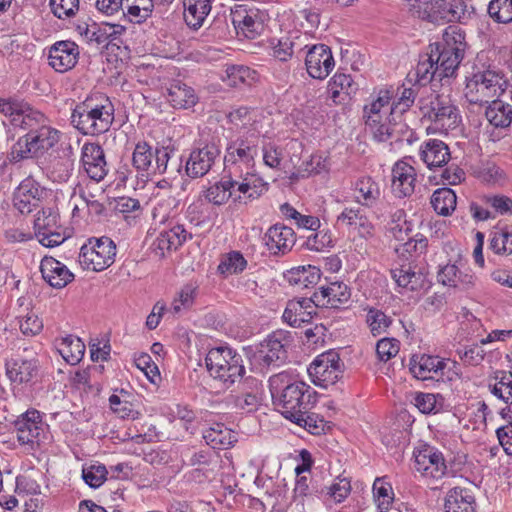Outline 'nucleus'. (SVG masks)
I'll use <instances>...</instances> for the list:
<instances>
[{"mask_svg": "<svg viewBox=\"0 0 512 512\" xmlns=\"http://www.w3.org/2000/svg\"><path fill=\"white\" fill-rule=\"evenodd\" d=\"M81 162L88 177L100 182L108 173L103 148L98 143H85L82 147Z\"/></svg>", "mask_w": 512, "mask_h": 512, "instance_id": "obj_24", "label": "nucleus"}, {"mask_svg": "<svg viewBox=\"0 0 512 512\" xmlns=\"http://www.w3.org/2000/svg\"><path fill=\"white\" fill-rule=\"evenodd\" d=\"M390 136L395 142L406 141L412 144L415 140V132L401 119L396 120L395 115L390 114Z\"/></svg>", "mask_w": 512, "mask_h": 512, "instance_id": "obj_60", "label": "nucleus"}, {"mask_svg": "<svg viewBox=\"0 0 512 512\" xmlns=\"http://www.w3.org/2000/svg\"><path fill=\"white\" fill-rule=\"evenodd\" d=\"M166 91L165 98L175 109H189L198 103L195 90L181 80H173Z\"/></svg>", "mask_w": 512, "mask_h": 512, "instance_id": "obj_30", "label": "nucleus"}, {"mask_svg": "<svg viewBox=\"0 0 512 512\" xmlns=\"http://www.w3.org/2000/svg\"><path fill=\"white\" fill-rule=\"evenodd\" d=\"M263 241L272 255H285L295 245L296 235L291 227L277 223L267 230Z\"/></svg>", "mask_w": 512, "mask_h": 512, "instance_id": "obj_23", "label": "nucleus"}, {"mask_svg": "<svg viewBox=\"0 0 512 512\" xmlns=\"http://www.w3.org/2000/svg\"><path fill=\"white\" fill-rule=\"evenodd\" d=\"M79 56V46L74 41H57L49 48L48 64L56 72L65 73L76 66Z\"/></svg>", "mask_w": 512, "mask_h": 512, "instance_id": "obj_18", "label": "nucleus"}, {"mask_svg": "<svg viewBox=\"0 0 512 512\" xmlns=\"http://www.w3.org/2000/svg\"><path fill=\"white\" fill-rule=\"evenodd\" d=\"M305 65L312 78L325 79L335 66L330 47L325 44L313 45L306 54Z\"/></svg>", "mask_w": 512, "mask_h": 512, "instance_id": "obj_19", "label": "nucleus"}, {"mask_svg": "<svg viewBox=\"0 0 512 512\" xmlns=\"http://www.w3.org/2000/svg\"><path fill=\"white\" fill-rule=\"evenodd\" d=\"M205 442L213 449H228L237 442V436L233 430L223 423H213L203 431Z\"/></svg>", "mask_w": 512, "mask_h": 512, "instance_id": "obj_33", "label": "nucleus"}, {"mask_svg": "<svg viewBox=\"0 0 512 512\" xmlns=\"http://www.w3.org/2000/svg\"><path fill=\"white\" fill-rule=\"evenodd\" d=\"M435 61L431 54L426 55V58L424 60H420L416 66L415 71L412 73H408L407 75V81L409 83H412V81H415V84L418 86H425L427 83H429L432 79H434L436 76L439 77L438 70L435 69Z\"/></svg>", "mask_w": 512, "mask_h": 512, "instance_id": "obj_42", "label": "nucleus"}, {"mask_svg": "<svg viewBox=\"0 0 512 512\" xmlns=\"http://www.w3.org/2000/svg\"><path fill=\"white\" fill-rule=\"evenodd\" d=\"M56 348L63 359L70 365L78 364L85 354L84 342L76 336L67 335L56 341Z\"/></svg>", "mask_w": 512, "mask_h": 512, "instance_id": "obj_36", "label": "nucleus"}, {"mask_svg": "<svg viewBox=\"0 0 512 512\" xmlns=\"http://www.w3.org/2000/svg\"><path fill=\"white\" fill-rule=\"evenodd\" d=\"M72 385L77 389H83L86 393L99 395L102 390L100 379H96L91 369L77 370L71 378Z\"/></svg>", "mask_w": 512, "mask_h": 512, "instance_id": "obj_51", "label": "nucleus"}, {"mask_svg": "<svg viewBox=\"0 0 512 512\" xmlns=\"http://www.w3.org/2000/svg\"><path fill=\"white\" fill-rule=\"evenodd\" d=\"M235 176L230 175V173H225L223 171V175L220 181L211 185L205 191V198L212 204L221 206L225 204L230 198L233 199L234 188H235Z\"/></svg>", "mask_w": 512, "mask_h": 512, "instance_id": "obj_35", "label": "nucleus"}, {"mask_svg": "<svg viewBox=\"0 0 512 512\" xmlns=\"http://www.w3.org/2000/svg\"><path fill=\"white\" fill-rule=\"evenodd\" d=\"M415 168L405 161H397L392 168L393 194L398 198L410 197L415 191Z\"/></svg>", "mask_w": 512, "mask_h": 512, "instance_id": "obj_25", "label": "nucleus"}, {"mask_svg": "<svg viewBox=\"0 0 512 512\" xmlns=\"http://www.w3.org/2000/svg\"><path fill=\"white\" fill-rule=\"evenodd\" d=\"M285 277L291 285L308 288L318 284L321 278V271L318 267L312 265L299 266L288 271Z\"/></svg>", "mask_w": 512, "mask_h": 512, "instance_id": "obj_39", "label": "nucleus"}, {"mask_svg": "<svg viewBox=\"0 0 512 512\" xmlns=\"http://www.w3.org/2000/svg\"><path fill=\"white\" fill-rule=\"evenodd\" d=\"M373 494L379 500L378 507L381 511L387 510L394 496L391 484L384 482L382 478H376L373 484Z\"/></svg>", "mask_w": 512, "mask_h": 512, "instance_id": "obj_62", "label": "nucleus"}, {"mask_svg": "<svg viewBox=\"0 0 512 512\" xmlns=\"http://www.w3.org/2000/svg\"><path fill=\"white\" fill-rule=\"evenodd\" d=\"M391 94L388 90H381L378 97L373 100L369 105L364 106V118H366V125H374L380 123L382 120L381 111L383 108L389 106Z\"/></svg>", "mask_w": 512, "mask_h": 512, "instance_id": "obj_49", "label": "nucleus"}, {"mask_svg": "<svg viewBox=\"0 0 512 512\" xmlns=\"http://www.w3.org/2000/svg\"><path fill=\"white\" fill-rule=\"evenodd\" d=\"M212 0H183L184 21L192 30L200 29L212 8Z\"/></svg>", "mask_w": 512, "mask_h": 512, "instance_id": "obj_34", "label": "nucleus"}, {"mask_svg": "<svg viewBox=\"0 0 512 512\" xmlns=\"http://www.w3.org/2000/svg\"><path fill=\"white\" fill-rule=\"evenodd\" d=\"M320 293L323 298H327V303L333 308L346 304L351 298L350 287L341 281L331 282L328 286H321Z\"/></svg>", "mask_w": 512, "mask_h": 512, "instance_id": "obj_44", "label": "nucleus"}, {"mask_svg": "<svg viewBox=\"0 0 512 512\" xmlns=\"http://www.w3.org/2000/svg\"><path fill=\"white\" fill-rule=\"evenodd\" d=\"M247 265L248 262L240 251H230L222 256L217 272L224 277L240 274Z\"/></svg>", "mask_w": 512, "mask_h": 512, "instance_id": "obj_48", "label": "nucleus"}, {"mask_svg": "<svg viewBox=\"0 0 512 512\" xmlns=\"http://www.w3.org/2000/svg\"><path fill=\"white\" fill-rule=\"evenodd\" d=\"M414 468L424 477L441 479L448 472V467L443 456L433 446L424 445L421 449L414 451Z\"/></svg>", "mask_w": 512, "mask_h": 512, "instance_id": "obj_16", "label": "nucleus"}, {"mask_svg": "<svg viewBox=\"0 0 512 512\" xmlns=\"http://www.w3.org/2000/svg\"><path fill=\"white\" fill-rule=\"evenodd\" d=\"M390 275L399 288L408 292L427 291L432 285L427 268L415 262L394 266L390 269Z\"/></svg>", "mask_w": 512, "mask_h": 512, "instance_id": "obj_14", "label": "nucleus"}, {"mask_svg": "<svg viewBox=\"0 0 512 512\" xmlns=\"http://www.w3.org/2000/svg\"><path fill=\"white\" fill-rule=\"evenodd\" d=\"M295 41L292 35L283 36L279 39L269 40V47L272 50V56L282 62H286L293 56Z\"/></svg>", "mask_w": 512, "mask_h": 512, "instance_id": "obj_55", "label": "nucleus"}, {"mask_svg": "<svg viewBox=\"0 0 512 512\" xmlns=\"http://www.w3.org/2000/svg\"><path fill=\"white\" fill-rule=\"evenodd\" d=\"M420 156L424 163L431 169L447 164L450 159V151L447 144L443 141L430 139L422 145Z\"/></svg>", "mask_w": 512, "mask_h": 512, "instance_id": "obj_32", "label": "nucleus"}, {"mask_svg": "<svg viewBox=\"0 0 512 512\" xmlns=\"http://www.w3.org/2000/svg\"><path fill=\"white\" fill-rule=\"evenodd\" d=\"M234 31L239 39H255L264 30V14L259 9L238 6L229 14ZM210 29L220 38L229 34L228 16L217 15Z\"/></svg>", "mask_w": 512, "mask_h": 512, "instance_id": "obj_7", "label": "nucleus"}, {"mask_svg": "<svg viewBox=\"0 0 512 512\" xmlns=\"http://www.w3.org/2000/svg\"><path fill=\"white\" fill-rule=\"evenodd\" d=\"M315 302L312 298L302 297L287 302L282 319L292 327H300L303 323H309L316 314Z\"/></svg>", "mask_w": 512, "mask_h": 512, "instance_id": "obj_26", "label": "nucleus"}, {"mask_svg": "<svg viewBox=\"0 0 512 512\" xmlns=\"http://www.w3.org/2000/svg\"><path fill=\"white\" fill-rule=\"evenodd\" d=\"M205 363L208 372L215 379L232 385L245 375V366L242 356L228 346L211 348Z\"/></svg>", "mask_w": 512, "mask_h": 512, "instance_id": "obj_9", "label": "nucleus"}, {"mask_svg": "<svg viewBox=\"0 0 512 512\" xmlns=\"http://www.w3.org/2000/svg\"><path fill=\"white\" fill-rule=\"evenodd\" d=\"M429 47L439 80L452 77L464 59L467 48L465 32L457 25H450L444 30L443 42L430 44Z\"/></svg>", "mask_w": 512, "mask_h": 512, "instance_id": "obj_6", "label": "nucleus"}, {"mask_svg": "<svg viewBox=\"0 0 512 512\" xmlns=\"http://www.w3.org/2000/svg\"><path fill=\"white\" fill-rule=\"evenodd\" d=\"M192 238L183 225L176 224L170 229L162 230L151 245L152 253L159 259L165 258L172 251L181 247L187 239Z\"/></svg>", "mask_w": 512, "mask_h": 512, "instance_id": "obj_20", "label": "nucleus"}, {"mask_svg": "<svg viewBox=\"0 0 512 512\" xmlns=\"http://www.w3.org/2000/svg\"><path fill=\"white\" fill-rule=\"evenodd\" d=\"M358 90L351 75L337 72L328 82V92L333 103L345 104Z\"/></svg>", "mask_w": 512, "mask_h": 512, "instance_id": "obj_31", "label": "nucleus"}, {"mask_svg": "<svg viewBox=\"0 0 512 512\" xmlns=\"http://www.w3.org/2000/svg\"><path fill=\"white\" fill-rule=\"evenodd\" d=\"M269 388L273 405L288 420L311 410L317 403V392L287 372L271 376Z\"/></svg>", "mask_w": 512, "mask_h": 512, "instance_id": "obj_2", "label": "nucleus"}, {"mask_svg": "<svg viewBox=\"0 0 512 512\" xmlns=\"http://www.w3.org/2000/svg\"><path fill=\"white\" fill-rule=\"evenodd\" d=\"M59 214L54 208H43L38 211L34 220L35 236L38 238L50 230L59 229Z\"/></svg>", "mask_w": 512, "mask_h": 512, "instance_id": "obj_50", "label": "nucleus"}, {"mask_svg": "<svg viewBox=\"0 0 512 512\" xmlns=\"http://www.w3.org/2000/svg\"><path fill=\"white\" fill-rule=\"evenodd\" d=\"M400 342L395 338H382L376 344V355L380 361L387 362L399 352Z\"/></svg>", "mask_w": 512, "mask_h": 512, "instance_id": "obj_64", "label": "nucleus"}, {"mask_svg": "<svg viewBox=\"0 0 512 512\" xmlns=\"http://www.w3.org/2000/svg\"><path fill=\"white\" fill-rule=\"evenodd\" d=\"M446 367L445 359L427 354H414L410 358L409 370L414 377L421 380L433 379L428 373L440 374L443 376V369Z\"/></svg>", "mask_w": 512, "mask_h": 512, "instance_id": "obj_28", "label": "nucleus"}, {"mask_svg": "<svg viewBox=\"0 0 512 512\" xmlns=\"http://www.w3.org/2000/svg\"><path fill=\"white\" fill-rule=\"evenodd\" d=\"M226 74L231 86H238L240 84L251 85L256 79L257 72L248 66L244 65H231L226 69Z\"/></svg>", "mask_w": 512, "mask_h": 512, "instance_id": "obj_56", "label": "nucleus"}, {"mask_svg": "<svg viewBox=\"0 0 512 512\" xmlns=\"http://www.w3.org/2000/svg\"><path fill=\"white\" fill-rule=\"evenodd\" d=\"M354 190L360 194L357 202L368 208L375 207L381 196L379 184L370 176L359 178L355 182Z\"/></svg>", "mask_w": 512, "mask_h": 512, "instance_id": "obj_37", "label": "nucleus"}, {"mask_svg": "<svg viewBox=\"0 0 512 512\" xmlns=\"http://www.w3.org/2000/svg\"><path fill=\"white\" fill-rule=\"evenodd\" d=\"M504 73L477 56L465 76L464 96L470 104L484 105L508 89Z\"/></svg>", "mask_w": 512, "mask_h": 512, "instance_id": "obj_3", "label": "nucleus"}, {"mask_svg": "<svg viewBox=\"0 0 512 512\" xmlns=\"http://www.w3.org/2000/svg\"><path fill=\"white\" fill-rule=\"evenodd\" d=\"M489 123L496 128H506L512 122V107L501 100H492L485 111Z\"/></svg>", "mask_w": 512, "mask_h": 512, "instance_id": "obj_41", "label": "nucleus"}, {"mask_svg": "<svg viewBox=\"0 0 512 512\" xmlns=\"http://www.w3.org/2000/svg\"><path fill=\"white\" fill-rule=\"evenodd\" d=\"M456 204L457 196L455 192L448 187L435 190L431 196L433 209L442 216L450 215L455 210Z\"/></svg>", "mask_w": 512, "mask_h": 512, "instance_id": "obj_45", "label": "nucleus"}, {"mask_svg": "<svg viewBox=\"0 0 512 512\" xmlns=\"http://www.w3.org/2000/svg\"><path fill=\"white\" fill-rule=\"evenodd\" d=\"M197 287L192 283L186 284L178 294V298L174 299L171 309L173 313L178 314L182 308H189L192 306L196 297Z\"/></svg>", "mask_w": 512, "mask_h": 512, "instance_id": "obj_63", "label": "nucleus"}, {"mask_svg": "<svg viewBox=\"0 0 512 512\" xmlns=\"http://www.w3.org/2000/svg\"><path fill=\"white\" fill-rule=\"evenodd\" d=\"M488 13L498 23L512 22V0H492Z\"/></svg>", "mask_w": 512, "mask_h": 512, "instance_id": "obj_59", "label": "nucleus"}, {"mask_svg": "<svg viewBox=\"0 0 512 512\" xmlns=\"http://www.w3.org/2000/svg\"><path fill=\"white\" fill-rule=\"evenodd\" d=\"M262 383L249 376L238 380L237 388L226 397L228 405L244 413L258 410L262 400Z\"/></svg>", "mask_w": 512, "mask_h": 512, "instance_id": "obj_13", "label": "nucleus"}, {"mask_svg": "<svg viewBox=\"0 0 512 512\" xmlns=\"http://www.w3.org/2000/svg\"><path fill=\"white\" fill-rule=\"evenodd\" d=\"M337 223L346 227H359L362 233L372 235L374 231L373 224L368 220L360 207H345L337 216Z\"/></svg>", "mask_w": 512, "mask_h": 512, "instance_id": "obj_38", "label": "nucleus"}, {"mask_svg": "<svg viewBox=\"0 0 512 512\" xmlns=\"http://www.w3.org/2000/svg\"><path fill=\"white\" fill-rule=\"evenodd\" d=\"M115 108L108 96L95 93L75 106L71 124L83 135L98 136L107 131L114 122Z\"/></svg>", "mask_w": 512, "mask_h": 512, "instance_id": "obj_4", "label": "nucleus"}, {"mask_svg": "<svg viewBox=\"0 0 512 512\" xmlns=\"http://www.w3.org/2000/svg\"><path fill=\"white\" fill-rule=\"evenodd\" d=\"M420 113L423 120L435 125V129L448 130L455 128L461 120L458 108L451 100L436 95L420 101Z\"/></svg>", "mask_w": 512, "mask_h": 512, "instance_id": "obj_12", "label": "nucleus"}, {"mask_svg": "<svg viewBox=\"0 0 512 512\" xmlns=\"http://www.w3.org/2000/svg\"><path fill=\"white\" fill-rule=\"evenodd\" d=\"M221 154V137L217 131L204 130L189 150L180 157L176 171L190 179L202 178L209 173Z\"/></svg>", "mask_w": 512, "mask_h": 512, "instance_id": "obj_5", "label": "nucleus"}, {"mask_svg": "<svg viewBox=\"0 0 512 512\" xmlns=\"http://www.w3.org/2000/svg\"><path fill=\"white\" fill-rule=\"evenodd\" d=\"M489 248L496 254L512 253V230L500 229L491 234Z\"/></svg>", "mask_w": 512, "mask_h": 512, "instance_id": "obj_58", "label": "nucleus"}, {"mask_svg": "<svg viewBox=\"0 0 512 512\" xmlns=\"http://www.w3.org/2000/svg\"><path fill=\"white\" fill-rule=\"evenodd\" d=\"M364 311H366L365 322L373 336L386 333L393 323L390 316L374 306H366Z\"/></svg>", "mask_w": 512, "mask_h": 512, "instance_id": "obj_46", "label": "nucleus"}, {"mask_svg": "<svg viewBox=\"0 0 512 512\" xmlns=\"http://www.w3.org/2000/svg\"><path fill=\"white\" fill-rule=\"evenodd\" d=\"M108 470L104 464H92L82 469V478L91 488L100 487L107 479Z\"/></svg>", "mask_w": 512, "mask_h": 512, "instance_id": "obj_61", "label": "nucleus"}, {"mask_svg": "<svg viewBox=\"0 0 512 512\" xmlns=\"http://www.w3.org/2000/svg\"><path fill=\"white\" fill-rule=\"evenodd\" d=\"M294 337L290 331L278 329L261 341L252 355V361L262 371L279 368L288 359V349Z\"/></svg>", "mask_w": 512, "mask_h": 512, "instance_id": "obj_8", "label": "nucleus"}, {"mask_svg": "<svg viewBox=\"0 0 512 512\" xmlns=\"http://www.w3.org/2000/svg\"><path fill=\"white\" fill-rule=\"evenodd\" d=\"M116 256L114 241L106 236L89 238L80 248L79 263L84 269L103 271L110 267Z\"/></svg>", "mask_w": 512, "mask_h": 512, "instance_id": "obj_11", "label": "nucleus"}, {"mask_svg": "<svg viewBox=\"0 0 512 512\" xmlns=\"http://www.w3.org/2000/svg\"><path fill=\"white\" fill-rule=\"evenodd\" d=\"M488 388L492 395L508 405H512V372L498 371L494 382L489 381Z\"/></svg>", "mask_w": 512, "mask_h": 512, "instance_id": "obj_43", "label": "nucleus"}, {"mask_svg": "<svg viewBox=\"0 0 512 512\" xmlns=\"http://www.w3.org/2000/svg\"><path fill=\"white\" fill-rule=\"evenodd\" d=\"M6 375L16 384H32L39 376V360L37 358L25 359L17 356L6 361Z\"/></svg>", "mask_w": 512, "mask_h": 512, "instance_id": "obj_22", "label": "nucleus"}, {"mask_svg": "<svg viewBox=\"0 0 512 512\" xmlns=\"http://www.w3.org/2000/svg\"><path fill=\"white\" fill-rule=\"evenodd\" d=\"M0 113L6 118L2 121L6 140H14L15 129L27 131L24 136L33 155L48 151L59 141V131L48 126L45 115L24 100L0 98Z\"/></svg>", "mask_w": 512, "mask_h": 512, "instance_id": "obj_1", "label": "nucleus"}, {"mask_svg": "<svg viewBox=\"0 0 512 512\" xmlns=\"http://www.w3.org/2000/svg\"><path fill=\"white\" fill-rule=\"evenodd\" d=\"M43 279L53 288L61 289L74 279V274L53 257H44L40 263Z\"/></svg>", "mask_w": 512, "mask_h": 512, "instance_id": "obj_27", "label": "nucleus"}, {"mask_svg": "<svg viewBox=\"0 0 512 512\" xmlns=\"http://www.w3.org/2000/svg\"><path fill=\"white\" fill-rule=\"evenodd\" d=\"M175 151V147L171 144L161 145L157 143L153 149L152 176L162 175L167 172L168 162Z\"/></svg>", "mask_w": 512, "mask_h": 512, "instance_id": "obj_54", "label": "nucleus"}, {"mask_svg": "<svg viewBox=\"0 0 512 512\" xmlns=\"http://www.w3.org/2000/svg\"><path fill=\"white\" fill-rule=\"evenodd\" d=\"M259 136H240L229 142L224 155V172L233 176H239L241 165L252 170L255 166V158L259 154Z\"/></svg>", "mask_w": 512, "mask_h": 512, "instance_id": "obj_10", "label": "nucleus"}, {"mask_svg": "<svg viewBox=\"0 0 512 512\" xmlns=\"http://www.w3.org/2000/svg\"><path fill=\"white\" fill-rule=\"evenodd\" d=\"M480 202L492 209L496 215H512V198L504 194H484L479 198Z\"/></svg>", "mask_w": 512, "mask_h": 512, "instance_id": "obj_52", "label": "nucleus"}, {"mask_svg": "<svg viewBox=\"0 0 512 512\" xmlns=\"http://www.w3.org/2000/svg\"><path fill=\"white\" fill-rule=\"evenodd\" d=\"M290 421L306 429L313 435H321L325 433L326 429L330 428L329 422H327L323 416L311 412L310 410H305L304 413H300V416H295V418H291Z\"/></svg>", "mask_w": 512, "mask_h": 512, "instance_id": "obj_47", "label": "nucleus"}, {"mask_svg": "<svg viewBox=\"0 0 512 512\" xmlns=\"http://www.w3.org/2000/svg\"><path fill=\"white\" fill-rule=\"evenodd\" d=\"M44 194V188L32 177L20 182L13 196L14 207L22 214H28L36 208Z\"/></svg>", "mask_w": 512, "mask_h": 512, "instance_id": "obj_21", "label": "nucleus"}, {"mask_svg": "<svg viewBox=\"0 0 512 512\" xmlns=\"http://www.w3.org/2000/svg\"><path fill=\"white\" fill-rule=\"evenodd\" d=\"M132 165L141 178L152 176L153 148L147 142H138L132 155Z\"/></svg>", "mask_w": 512, "mask_h": 512, "instance_id": "obj_40", "label": "nucleus"}, {"mask_svg": "<svg viewBox=\"0 0 512 512\" xmlns=\"http://www.w3.org/2000/svg\"><path fill=\"white\" fill-rule=\"evenodd\" d=\"M12 425L17 433V439L21 444L39 443L43 434V419L40 411L30 408L20 414Z\"/></svg>", "mask_w": 512, "mask_h": 512, "instance_id": "obj_17", "label": "nucleus"}, {"mask_svg": "<svg viewBox=\"0 0 512 512\" xmlns=\"http://www.w3.org/2000/svg\"><path fill=\"white\" fill-rule=\"evenodd\" d=\"M415 406L424 414H436L444 407L445 398L441 394L422 393L416 394Z\"/></svg>", "mask_w": 512, "mask_h": 512, "instance_id": "obj_53", "label": "nucleus"}, {"mask_svg": "<svg viewBox=\"0 0 512 512\" xmlns=\"http://www.w3.org/2000/svg\"><path fill=\"white\" fill-rule=\"evenodd\" d=\"M445 512H477V502L473 491L456 486L449 489L444 498Z\"/></svg>", "mask_w": 512, "mask_h": 512, "instance_id": "obj_29", "label": "nucleus"}, {"mask_svg": "<svg viewBox=\"0 0 512 512\" xmlns=\"http://www.w3.org/2000/svg\"><path fill=\"white\" fill-rule=\"evenodd\" d=\"M419 87L417 84H411L410 87L403 85V91L397 102H394L390 107V114H399V117L406 112L414 103L415 98L418 94Z\"/></svg>", "mask_w": 512, "mask_h": 512, "instance_id": "obj_57", "label": "nucleus"}, {"mask_svg": "<svg viewBox=\"0 0 512 512\" xmlns=\"http://www.w3.org/2000/svg\"><path fill=\"white\" fill-rule=\"evenodd\" d=\"M340 356L335 350L318 355L308 368V373L317 386L327 388L342 377Z\"/></svg>", "mask_w": 512, "mask_h": 512, "instance_id": "obj_15", "label": "nucleus"}]
</instances>
